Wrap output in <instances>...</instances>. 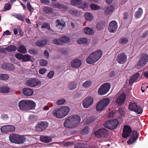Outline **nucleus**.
I'll use <instances>...</instances> for the list:
<instances>
[{"label":"nucleus","instance_id":"nucleus-25","mask_svg":"<svg viewBox=\"0 0 148 148\" xmlns=\"http://www.w3.org/2000/svg\"><path fill=\"white\" fill-rule=\"evenodd\" d=\"M25 140V138L23 136L18 134L16 144H22Z\"/></svg>","mask_w":148,"mask_h":148},{"label":"nucleus","instance_id":"nucleus-29","mask_svg":"<svg viewBox=\"0 0 148 148\" xmlns=\"http://www.w3.org/2000/svg\"><path fill=\"white\" fill-rule=\"evenodd\" d=\"M18 135L14 134H11L9 137L10 141L12 143H16Z\"/></svg>","mask_w":148,"mask_h":148},{"label":"nucleus","instance_id":"nucleus-51","mask_svg":"<svg viewBox=\"0 0 148 148\" xmlns=\"http://www.w3.org/2000/svg\"><path fill=\"white\" fill-rule=\"evenodd\" d=\"M59 51L62 54H66L68 53L67 50L65 48H61L59 49Z\"/></svg>","mask_w":148,"mask_h":148},{"label":"nucleus","instance_id":"nucleus-19","mask_svg":"<svg viewBox=\"0 0 148 148\" xmlns=\"http://www.w3.org/2000/svg\"><path fill=\"white\" fill-rule=\"evenodd\" d=\"M27 110H30L34 109L36 106V103L31 100H27Z\"/></svg>","mask_w":148,"mask_h":148},{"label":"nucleus","instance_id":"nucleus-58","mask_svg":"<svg viewBox=\"0 0 148 148\" xmlns=\"http://www.w3.org/2000/svg\"><path fill=\"white\" fill-rule=\"evenodd\" d=\"M41 28H47L49 30L51 29L49 25L46 23H45L43 25H42L41 26Z\"/></svg>","mask_w":148,"mask_h":148},{"label":"nucleus","instance_id":"nucleus-41","mask_svg":"<svg viewBox=\"0 0 148 148\" xmlns=\"http://www.w3.org/2000/svg\"><path fill=\"white\" fill-rule=\"evenodd\" d=\"M88 4L86 2L82 3L81 1V3L78 6V7L79 8H81L83 9H84L88 7Z\"/></svg>","mask_w":148,"mask_h":148},{"label":"nucleus","instance_id":"nucleus-49","mask_svg":"<svg viewBox=\"0 0 148 148\" xmlns=\"http://www.w3.org/2000/svg\"><path fill=\"white\" fill-rule=\"evenodd\" d=\"M53 42L55 44L62 45L60 37L59 39H56L53 40Z\"/></svg>","mask_w":148,"mask_h":148},{"label":"nucleus","instance_id":"nucleus-46","mask_svg":"<svg viewBox=\"0 0 148 148\" xmlns=\"http://www.w3.org/2000/svg\"><path fill=\"white\" fill-rule=\"evenodd\" d=\"M9 77L8 75L6 74H2L0 75V79L1 80H6L9 78Z\"/></svg>","mask_w":148,"mask_h":148},{"label":"nucleus","instance_id":"nucleus-21","mask_svg":"<svg viewBox=\"0 0 148 148\" xmlns=\"http://www.w3.org/2000/svg\"><path fill=\"white\" fill-rule=\"evenodd\" d=\"M19 107L21 110H27V100H22L20 101L19 102Z\"/></svg>","mask_w":148,"mask_h":148},{"label":"nucleus","instance_id":"nucleus-39","mask_svg":"<svg viewBox=\"0 0 148 148\" xmlns=\"http://www.w3.org/2000/svg\"><path fill=\"white\" fill-rule=\"evenodd\" d=\"M92 82L90 81H86L83 83L82 86L84 88H87L90 86Z\"/></svg>","mask_w":148,"mask_h":148},{"label":"nucleus","instance_id":"nucleus-60","mask_svg":"<svg viewBox=\"0 0 148 148\" xmlns=\"http://www.w3.org/2000/svg\"><path fill=\"white\" fill-rule=\"evenodd\" d=\"M148 35V31H146L144 32L142 36H141L140 37L141 38H145L147 37Z\"/></svg>","mask_w":148,"mask_h":148},{"label":"nucleus","instance_id":"nucleus-22","mask_svg":"<svg viewBox=\"0 0 148 148\" xmlns=\"http://www.w3.org/2000/svg\"><path fill=\"white\" fill-rule=\"evenodd\" d=\"M82 63L81 61L78 59L73 60L71 62V66L73 68H77L79 67Z\"/></svg>","mask_w":148,"mask_h":148},{"label":"nucleus","instance_id":"nucleus-4","mask_svg":"<svg viewBox=\"0 0 148 148\" xmlns=\"http://www.w3.org/2000/svg\"><path fill=\"white\" fill-rule=\"evenodd\" d=\"M118 120L116 119L108 120L104 124V126L110 130L115 129L119 124Z\"/></svg>","mask_w":148,"mask_h":148},{"label":"nucleus","instance_id":"nucleus-7","mask_svg":"<svg viewBox=\"0 0 148 148\" xmlns=\"http://www.w3.org/2000/svg\"><path fill=\"white\" fill-rule=\"evenodd\" d=\"M41 81L36 78H30L27 80L26 84L27 86L30 87H34L39 86L41 84Z\"/></svg>","mask_w":148,"mask_h":148},{"label":"nucleus","instance_id":"nucleus-38","mask_svg":"<svg viewBox=\"0 0 148 148\" xmlns=\"http://www.w3.org/2000/svg\"><path fill=\"white\" fill-rule=\"evenodd\" d=\"M58 25H56V27L59 28V29H62L65 25V23L63 22H60L59 21L57 20L56 21Z\"/></svg>","mask_w":148,"mask_h":148},{"label":"nucleus","instance_id":"nucleus-15","mask_svg":"<svg viewBox=\"0 0 148 148\" xmlns=\"http://www.w3.org/2000/svg\"><path fill=\"white\" fill-rule=\"evenodd\" d=\"M123 136L126 138L130 135L131 132V129L129 126H125L123 130Z\"/></svg>","mask_w":148,"mask_h":148},{"label":"nucleus","instance_id":"nucleus-28","mask_svg":"<svg viewBox=\"0 0 148 148\" xmlns=\"http://www.w3.org/2000/svg\"><path fill=\"white\" fill-rule=\"evenodd\" d=\"M10 88L7 86L4 85L0 87V92L3 93H7L9 92Z\"/></svg>","mask_w":148,"mask_h":148},{"label":"nucleus","instance_id":"nucleus-36","mask_svg":"<svg viewBox=\"0 0 148 148\" xmlns=\"http://www.w3.org/2000/svg\"><path fill=\"white\" fill-rule=\"evenodd\" d=\"M47 41L46 40H39L36 42V45L39 47H42L46 45Z\"/></svg>","mask_w":148,"mask_h":148},{"label":"nucleus","instance_id":"nucleus-11","mask_svg":"<svg viewBox=\"0 0 148 148\" xmlns=\"http://www.w3.org/2000/svg\"><path fill=\"white\" fill-rule=\"evenodd\" d=\"M127 59V56L124 53H122L118 55L116 61L119 64H123L126 62Z\"/></svg>","mask_w":148,"mask_h":148},{"label":"nucleus","instance_id":"nucleus-52","mask_svg":"<svg viewBox=\"0 0 148 148\" xmlns=\"http://www.w3.org/2000/svg\"><path fill=\"white\" fill-rule=\"evenodd\" d=\"M81 0H72L71 1V3L73 5H76L78 6L80 3Z\"/></svg>","mask_w":148,"mask_h":148},{"label":"nucleus","instance_id":"nucleus-55","mask_svg":"<svg viewBox=\"0 0 148 148\" xmlns=\"http://www.w3.org/2000/svg\"><path fill=\"white\" fill-rule=\"evenodd\" d=\"M15 17L17 18L22 21L23 20L25 17L24 16H22L21 15L18 14H16L15 15Z\"/></svg>","mask_w":148,"mask_h":148},{"label":"nucleus","instance_id":"nucleus-48","mask_svg":"<svg viewBox=\"0 0 148 148\" xmlns=\"http://www.w3.org/2000/svg\"><path fill=\"white\" fill-rule=\"evenodd\" d=\"M89 132V129L88 128L86 127L83 129L81 132V134L83 135L87 134Z\"/></svg>","mask_w":148,"mask_h":148},{"label":"nucleus","instance_id":"nucleus-9","mask_svg":"<svg viewBox=\"0 0 148 148\" xmlns=\"http://www.w3.org/2000/svg\"><path fill=\"white\" fill-rule=\"evenodd\" d=\"M148 61V55L144 53L142 54L139 59V68L143 67Z\"/></svg>","mask_w":148,"mask_h":148},{"label":"nucleus","instance_id":"nucleus-62","mask_svg":"<svg viewBox=\"0 0 148 148\" xmlns=\"http://www.w3.org/2000/svg\"><path fill=\"white\" fill-rule=\"evenodd\" d=\"M146 89V84H142L141 87V90L142 92H145Z\"/></svg>","mask_w":148,"mask_h":148},{"label":"nucleus","instance_id":"nucleus-23","mask_svg":"<svg viewBox=\"0 0 148 148\" xmlns=\"http://www.w3.org/2000/svg\"><path fill=\"white\" fill-rule=\"evenodd\" d=\"M23 94L26 96H30L33 95L34 91L32 89L28 88H24L23 90Z\"/></svg>","mask_w":148,"mask_h":148},{"label":"nucleus","instance_id":"nucleus-1","mask_svg":"<svg viewBox=\"0 0 148 148\" xmlns=\"http://www.w3.org/2000/svg\"><path fill=\"white\" fill-rule=\"evenodd\" d=\"M70 109L69 107L63 106L55 109L53 112V115L57 118L61 119L67 115Z\"/></svg>","mask_w":148,"mask_h":148},{"label":"nucleus","instance_id":"nucleus-18","mask_svg":"<svg viewBox=\"0 0 148 148\" xmlns=\"http://www.w3.org/2000/svg\"><path fill=\"white\" fill-rule=\"evenodd\" d=\"M129 108L130 110L134 111L137 113V114H139L138 106L136 103H130L129 105Z\"/></svg>","mask_w":148,"mask_h":148},{"label":"nucleus","instance_id":"nucleus-53","mask_svg":"<svg viewBox=\"0 0 148 148\" xmlns=\"http://www.w3.org/2000/svg\"><path fill=\"white\" fill-rule=\"evenodd\" d=\"M128 41L127 38H121L119 40V43L124 44L126 43Z\"/></svg>","mask_w":148,"mask_h":148},{"label":"nucleus","instance_id":"nucleus-54","mask_svg":"<svg viewBox=\"0 0 148 148\" xmlns=\"http://www.w3.org/2000/svg\"><path fill=\"white\" fill-rule=\"evenodd\" d=\"M23 55V54L20 53H17L16 54L15 56L18 59L21 61Z\"/></svg>","mask_w":148,"mask_h":148},{"label":"nucleus","instance_id":"nucleus-34","mask_svg":"<svg viewBox=\"0 0 148 148\" xmlns=\"http://www.w3.org/2000/svg\"><path fill=\"white\" fill-rule=\"evenodd\" d=\"M39 127L42 130L45 129L48 126V123L47 122H41L38 123Z\"/></svg>","mask_w":148,"mask_h":148},{"label":"nucleus","instance_id":"nucleus-47","mask_svg":"<svg viewBox=\"0 0 148 148\" xmlns=\"http://www.w3.org/2000/svg\"><path fill=\"white\" fill-rule=\"evenodd\" d=\"M53 6L54 8H63L64 7L65 10H66L67 9V8L66 7H64L63 6L60 5L59 3L54 4L53 5Z\"/></svg>","mask_w":148,"mask_h":148},{"label":"nucleus","instance_id":"nucleus-13","mask_svg":"<svg viewBox=\"0 0 148 148\" xmlns=\"http://www.w3.org/2000/svg\"><path fill=\"white\" fill-rule=\"evenodd\" d=\"M69 117L74 126L78 124L81 121L80 117L77 115H73Z\"/></svg>","mask_w":148,"mask_h":148},{"label":"nucleus","instance_id":"nucleus-2","mask_svg":"<svg viewBox=\"0 0 148 148\" xmlns=\"http://www.w3.org/2000/svg\"><path fill=\"white\" fill-rule=\"evenodd\" d=\"M102 51L98 49L91 53L86 59L88 64H92L98 61L102 55Z\"/></svg>","mask_w":148,"mask_h":148},{"label":"nucleus","instance_id":"nucleus-12","mask_svg":"<svg viewBox=\"0 0 148 148\" xmlns=\"http://www.w3.org/2000/svg\"><path fill=\"white\" fill-rule=\"evenodd\" d=\"M117 27L118 25L117 23L114 21H112L109 23L108 30L110 32L114 33L116 31Z\"/></svg>","mask_w":148,"mask_h":148},{"label":"nucleus","instance_id":"nucleus-59","mask_svg":"<svg viewBox=\"0 0 148 148\" xmlns=\"http://www.w3.org/2000/svg\"><path fill=\"white\" fill-rule=\"evenodd\" d=\"M27 6L30 12H33L34 10V9L32 8L30 4L29 3H28L27 4Z\"/></svg>","mask_w":148,"mask_h":148},{"label":"nucleus","instance_id":"nucleus-32","mask_svg":"<svg viewBox=\"0 0 148 148\" xmlns=\"http://www.w3.org/2000/svg\"><path fill=\"white\" fill-rule=\"evenodd\" d=\"M75 148H90L89 145L86 143H80L75 145Z\"/></svg>","mask_w":148,"mask_h":148},{"label":"nucleus","instance_id":"nucleus-57","mask_svg":"<svg viewBox=\"0 0 148 148\" xmlns=\"http://www.w3.org/2000/svg\"><path fill=\"white\" fill-rule=\"evenodd\" d=\"M47 71V70L46 69L44 68L41 69L39 70V73L41 75L44 74Z\"/></svg>","mask_w":148,"mask_h":148},{"label":"nucleus","instance_id":"nucleus-43","mask_svg":"<svg viewBox=\"0 0 148 148\" xmlns=\"http://www.w3.org/2000/svg\"><path fill=\"white\" fill-rule=\"evenodd\" d=\"M90 7L93 10H97L101 8V7L99 6L94 4L90 5Z\"/></svg>","mask_w":148,"mask_h":148},{"label":"nucleus","instance_id":"nucleus-50","mask_svg":"<svg viewBox=\"0 0 148 148\" xmlns=\"http://www.w3.org/2000/svg\"><path fill=\"white\" fill-rule=\"evenodd\" d=\"M48 63L47 60L44 59H41L40 61V65L41 66H46Z\"/></svg>","mask_w":148,"mask_h":148},{"label":"nucleus","instance_id":"nucleus-14","mask_svg":"<svg viewBox=\"0 0 148 148\" xmlns=\"http://www.w3.org/2000/svg\"><path fill=\"white\" fill-rule=\"evenodd\" d=\"M0 130L1 131L3 132H13L15 130V128L12 125H6L2 127Z\"/></svg>","mask_w":148,"mask_h":148},{"label":"nucleus","instance_id":"nucleus-3","mask_svg":"<svg viewBox=\"0 0 148 148\" xmlns=\"http://www.w3.org/2000/svg\"><path fill=\"white\" fill-rule=\"evenodd\" d=\"M110 102L109 99L108 98L103 99L97 104L96 109L98 111L104 109L109 105Z\"/></svg>","mask_w":148,"mask_h":148},{"label":"nucleus","instance_id":"nucleus-33","mask_svg":"<svg viewBox=\"0 0 148 148\" xmlns=\"http://www.w3.org/2000/svg\"><path fill=\"white\" fill-rule=\"evenodd\" d=\"M62 45L64 43H66L70 42V38L66 36H63L60 37Z\"/></svg>","mask_w":148,"mask_h":148},{"label":"nucleus","instance_id":"nucleus-37","mask_svg":"<svg viewBox=\"0 0 148 148\" xmlns=\"http://www.w3.org/2000/svg\"><path fill=\"white\" fill-rule=\"evenodd\" d=\"M43 11L46 13L50 14L53 12V9L48 7H45L43 8Z\"/></svg>","mask_w":148,"mask_h":148},{"label":"nucleus","instance_id":"nucleus-35","mask_svg":"<svg viewBox=\"0 0 148 148\" xmlns=\"http://www.w3.org/2000/svg\"><path fill=\"white\" fill-rule=\"evenodd\" d=\"M18 51L19 52L23 53H26L27 52V49L23 45L19 46L18 48Z\"/></svg>","mask_w":148,"mask_h":148},{"label":"nucleus","instance_id":"nucleus-24","mask_svg":"<svg viewBox=\"0 0 148 148\" xmlns=\"http://www.w3.org/2000/svg\"><path fill=\"white\" fill-rule=\"evenodd\" d=\"M64 125L66 127H71L74 126L69 117L64 121Z\"/></svg>","mask_w":148,"mask_h":148},{"label":"nucleus","instance_id":"nucleus-42","mask_svg":"<svg viewBox=\"0 0 148 148\" xmlns=\"http://www.w3.org/2000/svg\"><path fill=\"white\" fill-rule=\"evenodd\" d=\"M76 86L77 85L75 83L71 82L68 85V87L69 89L72 90L76 88Z\"/></svg>","mask_w":148,"mask_h":148},{"label":"nucleus","instance_id":"nucleus-26","mask_svg":"<svg viewBox=\"0 0 148 148\" xmlns=\"http://www.w3.org/2000/svg\"><path fill=\"white\" fill-rule=\"evenodd\" d=\"M89 42L88 40L85 38H82L77 40V42L79 44L87 45L88 44Z\"/></svg>","mask_w":148,"mask_h":148},{"label":"nucleus","instance_id":"nucleus-20","mask_svg":"<svg viewBox=\"0 0 148 148\" xmlns=\"http://www.w3.org/2000/svg\"><path fill=\"white\" fill-rule=\"evenodd\" d=\"M83 32L84 34L88 35H91L94 33V30L92 28L89 27L84 28L83 29Z\"/></svg>","mask_w":148,"mask_h":148},{"label":"nucleus","instance_id":"nucleus-30","mask_svg":"<svg viewBox=\"0 0 148 148\" xmlns=\"http://www.w3.org/2000/svg\"><path fill=\"white\" fill-rule=\"evenodd\" d=\"M32 57L29 55H23L21 61L22 62H27L29 61H32Z\"/></svg>","mask_w":148,"mask_h":148},{"label":"nucleus","instance_id":"nucleus-10","mask_svg":"<svg viewBox=\"0 0 148 148\" xmlns=\"http://www.w3.org/2000/svg\"><path fill=\"white\" fill-rule=\"evenodd\" d=\"M95 134L97 137L101 138L107 136L108 134V133L106 129L102 128L99 129L95 132Z\"/></svg>","mask_w":148,"mask_h":148},{"label":"nucleus","instance_id":"nucleus-64","mask_svg":"<svg viewBox=\"0 0 148 148\" xmlns=\"http://www.w3.org/2000/svg\"><path fill=\"white\" fill-rule=\"evenodd\" d=\"M138 77L139 73H137L134 75L133 76L131 77L132 78H133V79L135 81L136 79L138 78Z\"/></svg>","mask_w":148,"mask_h":148},{"label":"nucleus","instance_id":"nucleus-61","mask_svg":"<svg viewBox=\"0 0 148 148\" xmlns=\"http://www.w3.org/2000/svg\"><path fill=\"white\" fill-rule=\"evenodd\" d=\"M11 6L10 4L6 3L4 6V9L5 10H8L10 9Z\"/></svg>","mask_w":148,"mask_h":148},{"label":"nucleus","instance_id":"nucleus-16","mask_svg":"<svg viewBox=\"0 0 148 148\" xmlns=\"http://www.w3.org/2000/svg\"><path fill=\"white\" fill-rule=\"evenodd\" d=\"M138 134L137 132L134 131L132 133L131 138L128 140L127 143L129 145L132 144L138 139Z\"/></svg>","mask_w":148,"mask_h":148},{"label":"nucleus","instance_id":"nucleus-45","mask_svg":"<svg viewBox=\"0 0 148 148\" xmlns=\"http://www.w3.org/2000/svg\"><path fill=\"white\" fill-rule=\"evenodd\" d=\"M66 100L64 99H61L58 100L56 102V104L58 105H61L65 103Z\"/></svg>","mask_w":148,"mask_h":148},{"label":"nucleus","instance_id":"nucleus-5","mask_svg":"<svg viewBox=\"0 0 148 148\" xmlns=\"http://www.w3.org/2000/svg\"><path fill=\"white\" fill-rule=\"evenodd\" d=\"M110 87V84L108 83L103 84L99 88L98 92L100 95H103L106 94Z\"/></svg>","mask_w":148,"mask_h":148},{"label":"nucleus","instance_id":"nucleus-56","mask_svg":"<svg viewBox=\"0 0 148 148\" xmlns=\"http://www.w3.org/2000/svg\"><path fill=\"white\" fill-rule=\"evenodd\" d=\"M54 74V72L53 71H51L48 73L47 76L49 79H51L53 77Z\"/></svg>","mask_w":148,"mask_h":148},{"label":"nucleus","instance_id":"nucleus-8","mask_svg":"<svg viewBox=\"0 0 148 148\" xmlns=\"http://www.w3.org/2000/svg\"><path fill=\"white\" fill-rule=\"evenodd\" d=\"M93 102L92 97H88L84 99L82 101V105L85 108H87L91 105Z\"/></svg>","mask_w":148,"mask_h":148},{"label":"nucleus","instance_id":"nucleus-17","mask_svg":"<svg viewBox=\"0 0 148 148\" xmlns=\"http://www.w3.org/2000/svg\"><path fill=\"white\" fill-rule=\"evenodd\" d=\"M2 69L7 70L13 71L15 69L14 66L12 64L4 63L2 65Z\"/></svg>","mask_w":148,"mask_h":148},{"label":"nucleus","instance_id":"nucleus-40","mask_svg":"<svg viewBox=\"0 0 148 148\" xmlns=\"http://www.w3.org/2000/svg\"><path fill=\"white\" fill-rule=\"evenodd\" d=\"M114 10V8L112 6H110L107 7L105 10V13L106 14H108Z\"/></svg>","mask_w":148,"mask_h":148},{"label":"nucleus","instance_id":"nucleus-6","mask_svg":"<svg viewBox=\"0 0 148 148\" xmlns=\"http://www.w3.org/2000/svg\"><path fill=\"white\" fill-rule=\"evenodd\" d=\"M115 102L118 105H120L124 102L125 99V95L124 92L117 93L115 97Z\"/></svg>","mask_w":148,"mask_h":148},{"label":"nucleus","instance_id":"nucleus-31","mask_svg":"<svg viewBox=\"0 0 148 148\" xmlns=\"http://www.w3.org/2000/svg\"><path fill=\"white\" fill-rule=\"evenodd\" d=\"M84 16L85 19L88 21H91L93 18V15L89 12H86L84 14Z\"/></svg>","mask_w":148,"mask_h":148},{"label":"nucleus","instance_id":"nucleus-63","mask_svg":"<svg viewBox=\"0 0 148 148\" xmlns=\"http://www.w3.org/2000/svg\"><path fill=\"white\" fill-rule=\"evenodd\" d=\"M69 12L70 13L73 15H76L77 13V12L76 11L73 10H70Z\"/></svg>","mask_w":148,"mask_h":148},{"label":"nucleus","instance_id":"nucleus-27","mask_svg":"<svg viewBox=\"0 0 148 148\" xmlns=\"http://www.w3.org/2000/svg\"><path fill=\"white\" fill-rule=\"evenodd\" d=\"M40 140L44 143H49L52 140V138L49 136H41L40 137Z\"/></svg>","mask_w":148,"mask_h":148},{"label":"nucleus","instance_id":"nucleus-44","mask_svg":"<svg viewBox=\"0 0 148 148\" xmlns=\"http://www.w3.org/2000/svg\"><path fill=\"white\" fill-rule=\"evenodd\" d=\"M17 49V47L16 46L12 45L8 46L7 48V49L9 51H14Z\"/></svg>","mask_w":148,"mask_h":148}]
</instances>
